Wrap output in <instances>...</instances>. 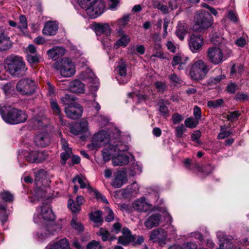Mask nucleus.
<instances>
[{
	"instance_id": "21",
	"label": "nucleus",
	"mask_w": 249,
	"mask_h": 249,
	"mask_svg": "<svg viewBox=\"0 0 249 249\" xmlns=\"http://www.w3.org/2000/svg\"><path fill=\"white\" fill-rule=\"evenodd\" d=\"M161 215L160 213H154L148 217L144 222V225L147 229H152L158 226L160 221Z\"/></svg>"
},
{
	"instance_id": "5",
	"label": "nucleus",
	"mask_w": 249,
	"mask_h": 249,
	"mask_svg": "<svg viewBox=\"0 0 249 249\" xmlns=\"http://www.w3.org/2000/svg\"><path fill=\"white\" fill-rule=\"evenodd\" d=\"M105 5L102 0H93L89 2L87 8H85L87 14L91 18H95L101 15L104 11Z\"/></svg>"
},
{
	"instance_id": "24",
	"label": "nucleus",
	"mask_w": 249,
	"mask_h": 249,
	"mask_svg": "<svg viewBox=\"0 0 249 249\" xmlns=\"http://www.w3.org/2000/svg\"><path fill=\"white\" fill-rule=\"evenodd\" d=\"M58 28V25L55 22L48 21L45 23L42 32L44 35L53 36L56 34Z\"/></svg>"
},
{
	"instance_id": "26",
	"label": "nucleus",
	"mask_w": 249,
	"mask_h": 249,
	"mask_svg": "<svg viewBox=\"0 0 249 249\" xmlns=\"http://www.w3.org/2000/svg\"><path fill=\"white\" fill-rule=\"evenodd\" d=\"M50 102L51 108L52 110L53 114L54 115L58 116L61 124L62 125H64L65 123L63 119V115L61 112L60 107L59 106L57 102L55 100L51 99Z\"/></svg>"
},
{
	"instance_id": "46",
	"label": "nucleus",
	"mask_w": 249,
	"mask_h": 249,
	"mask_svg": "<svg viewBox=\"0 0 249 249\" xmlns=\"http://www.w3.org/2000/svg\"><path fill=\"white\" fill-rule=\"evenodd\" d=\"M27 59L30 64H36L39 62L40 56L36 54H27Z\"/></svg>"
},
{
	"instance_id": "22",
	"label": "nucleus",
	"mask_w": 249,
	"mask_h": 249,
	"mask_svg": "<svg viewBox=\"0 0 249 249\" xmlns=\"http://www.w3.org/2000/svg\"><path fill=\"white\" fill-rule=\"evenodd\" d=\"M65 52L66 50L64 48L56 46L48 50L47 53L50 58L55 60L63 55Z\"/></svg>"
},
{
	"instance_id": "16",
	"label": "nucleus",
	"mask_w": 249,
	"mask_h": 249,
	"mask_svg": "<svg viewBox=\"0 0 249 249\" xmlns=\"http://www.w3.org/2000/svg\"><path fill=\"white\" fill-rule=\"evenodd\" d=\"M71 132L74 135L86 134L89 132L88 123L85 119H82L78 124L71 127Z\"/></svg>"
},
{
	"instance_id": "53",
	"label": "nucleus",
	"mask_w": 249,
	"mask_h": 249,
	"mask_svg": "<svg viewBox=\"0 0 249 249\" xmlns=\"http://www.w3.org/2000/svg\"><path fill=\"white\" fill-rule=\"evenodd\" d=\"M87 249H102V247L99 242L92 241L87 246Z\"/></svg>"
},
{
	"instance_id": "29",
	"label": "nucleus",
	"mask_w": 249,
	"mask_h": 249,
	"mask_svg": "<svg viewBox=\"0 0 249 249\" xmlns=\"http://www.w3.org/2000/svg\"><path fill=\"white\" fill-rule=\"evenodd\" d=\"M42 156L43 153L37 151H33L25 155V158L26 160L30 162H40L43 160L42 159Z\"/></svg>"
},
{
	"instance_id": "7",
	"label": "nucleus",
	"mask_w": 249,
	"mask_h": 249,
	"mask_svg": "<svg viewBox=\"0 0 249 249\" xmlns=\"http://www.w3.org/2000/svg\"><path fill=\"white\" fill-rule=\"evenodd\" d=\"M122 145H115L108 143L106 147L102 150V155L104 160L105 161L109 160L111 158L113 159L119 152L126 151L128 149L127 146H125V148H122Z\"/></svg>"
},
{
	"instance_id": "64",
	"label": "nucleus",
	"mask_w": 249,
	"mask_h": 249,
	"mask_svg": "<svg viewBox=\"0 0 249 249\" xmlns=\"http://www.w3.org/2000/svg\"><path fill=\"white\" fill-rule=\"evenodd\" d=\"M197 245L192 242L187 243L182 247V249H197Z\"/></svg>"
},
{
	"instance_id": "38",
	"label": "nucleus",
	"mask_w": 249,
	"mask_h": 249,
	"mask_svg": "<svg viewBox=\"0 0 249 249\" xmlns=\"http://www.w3.org/2000/svg\"><path fill=\"white\" fill-rule=\"evenodd\" d=\"M0 198L6 202H11L14 199V195L9 191L3 190L0 194Z\"/></svg>"
},
{
	"instance_id": "52",
	"label": "nucleus",
	"mask_w": 249,
	"mask_h": 249,
	"mask_svg": "<svg viewBox=\"0 0 249 249\" xmlns=\"http://www.w3.org/2000/svg\"><path fill=\"white\" fill-rule=\"evenodd\" d=\"M241 114L239 111H235L233 112H230L228 115V120L233 122L236 120L240 116Z\"/></svg>"
},
{
	"instance_id": "11",
	"label": "nucleus",
	"mask_w": 249,
	"mask_h": 249,
	"mask_svg": "<svg viewBox=\"0 0 249 249\" xmlns=\"http://www.w3.org/2000/svg\"><path fill=\"white\" fill-rule=\"evenodd\" d=\"M116 71L118 74L117 79L120 84H124L128 82L129 77L127 75V66L123 59L118 62Z\"/></svg>"
},
{
	"instance_id": "56",
	"label": "nucleus",
	"mask_w": 249,
	"mask_h": 249,
	"mask_svg": "<svg viewBox=\"0 0 249 249\" xmlns=\"http://www.w3.org/2000/svg\"><path fill=\"white\" fill-rule=\"evenodd\" d=\"M132 236L134 237V241H132L134 246H138L141 245L144 241V238L142 236H138L135 235H132Z\"/></svg>"
},
{
	"instance_id": "9",
	"label": "nucleus",
	"mask_w": 249,
	"mask_h": 249,
	"mask_svg": "<svg viewBox=\"0 0 249 249\" xmlns=\"http://www.w3.org/2000/svg\"><path fill=\"white\" fill-rule=\"evenodd\" d=\"M108 141V135L105 131H101L95 134L92 139L91 144L89 147L93 149H97L104 145L105 143Z\"/></svg>"
},
{
	"instance_id": "51",
	"label": "nucleus",
	"mask_w": 249,
	"mask_h": 249,
	"mask_svg": "<svg viewBox=\"0 0 249 249\" xmlns=\"http://www.w3.org/2000/svg\"><path fill=\"white\" fill-rule=\"evenodd\" d=\"M71 154V150H69V151H64V152L61 153L60 157L62 160L63 161V165H65L66 164V160L70 158Z\"/></svg>"
},
{
	"instance_id": "1",
	"label": "nucleus",
	"mask_w": 249,
	"mask_h": 249,
	"mask_svg": "<svg viewBox=\"0 0 249 249\" xmlns=\"http://www.w3.org/2000/svg\"><path fill=\"white\" fill-rule=\"evenodd\" d=\"M0 114L4 121L10 124L24 123L28 117L24 111L10 106L0 107Z\"/></svg>"
},
{
	"instance_id": "4",
	"label": "nucleus",
	"mask_w": 249,
	"mask_h": 249,
	"mask_svg": "<svg viewBox=\"0 0 249 249\" xmlns=\"http://www.w3.org/2000/svg\"><path fill=\"white\" fill-rule=\"evenodd\" d=\"M37 211L40 214H35L34 221L36 223L42 222L43 221H53L54 219V215L51 208L48 204H43L38 208Z\"/></svg>"
},
{
	"instance_id": "19",
	"label": "nucleus",
	"mask_w": 249,
	"mask_h": 249,
	"mask_svg": "<svg viewBox=\"0 0 249 249\" xmlns=\"http://www.w3.org/2000/svg\"><path fill=\"white\" fill-rule=\"evenodd\" d=\"M133 209L138 212H146L151 209V205L146 203L144 198H140L132 203Z\"/></svg>"
},
{
	"instance_id": "3",
	"label": "nucleus",
	"mask_w": 249,
	"mask_h": 249,
	"mask_svg": "<svg viewBox=\"0 0 249 249\" xmlns=\"http://www.w3.org/2000/svg\"><path fill=\"white\" fill-rule=\"evenodd\" d=\"M53 68L59 71L60 74L64 77H70L75 73L74 63L71 59L64 57L53 65Z\"/></svg>"
},
{
	"instance_id": "58",
	"label": "nucleus",
	"mask_w": 249,
	"mask_h": 249,
	"mask_svg": "<svg viewBox=\"0 0 249 249\" xmlns=\"http://www.w3.org/2000/svg\"><path fill=\"white\" fill-rule=\"evenodd\" d=\"M155 87L160 92L164 91L167 87L165 83L160 81L156 82Z\"/></svg>"
},
{
	"instance_id": "37",
	"label": "nucleus",
	"mask_w": 249,
	"mask_h": 249,
	"mask_svg": "<svg viewBox=\"0 0 249 249\" xmlns=\"http://www.w3.org/2000/svg\"><path fill=\"white\" fill-rule=\"evenodd\" d=\"M102 212L101 211H97L90 214V219L95 223H102L103 218L102 217Z\"/></svg>"
},
{
	"instance_id": "43",
	"label": "nucleus",
	"mask_w": 249,
	"mask_h": 249,
	"mask_svg": "<svg viewBox=\"0 0 249 249\" xmlns=\"http://www.w3.org/2000/svg\"><path fill=\"white\" fill-rule=\"evenodd\" d=\"M86 181V178L80 176H77L72 179V182L75 183L76 181H77L81 188H85L87 187Z\"/></svg>"
},
{
	"instance_id": "27",
	"label": "nucleus",
	"mask_w": 249,
	"mask_h": 249,
	"mask_svg": "<svg viewBox=\"0 0 249 249\" xmlns=\"http://www.w3.org/2000/svg\"><path fill=\"white\" fill-rule=\"evenodd\" d=\"M120 152L112 159V164L114 166L126 165L129 163V157L124 154H121Z\"/></svg>"
},
{
	"instance_id": "2",
	"label": "nucleus",
	"mask_w": 249,
	"mask_h": 249,
	"mask_svg": "<svg viewBox=\"0 0 249 249\" xmlns=\"http://www.w3.org/2000/svg\"><path fill=\"white\" fill-rule=\"evenodd\" d=\"M4 68L11 75L17 77L24 75L27 71L23 59L18 56L7 57L4 60Z\"/></svg>"
},
{
	"instance_id": "15",
	"label": "nucleus",
	"mask_w": 249,
	"mask_h": 249,
	"mask_svg": "<svg viewBox=\"0 0 249 249\" xmlns=\"http://www.w3.org/2000/svg\"><path fill=\"white\" fill-rule=\"evenodd\" d=\"M127 180L126 173L123 171L119 170L114 174V178L111 185L115 188L121 187Z\"/></svg>"
},
{
	"instance_id": "60",
	"label": "nucleus",
	"mask_w": 249,
	"mask_h": 249,
	"mask_svg": "<svg viewBox=\"0 0 249 249\" xmlns=\"http://www.w3.org/2000/svg\"><path fill=\"white\" fill-rule=\"evenodd\" d=\"M172 120L174 124H178L182 121L183 117L178 113H175L172 115Z\"/></svg>"
},
{
	"instance_id": "41",
	"label": "nucleus",
	"mask_w": 249,
	"mask_h": 249,
	"mask_svg": "<svg viewBox=\"0 0 249 249\" xmlns=\"http://www.w3.org/2000/svg\"><path fill=\"white\" fill-rule=\"evenodd\" d=\"M154 7L161 11L164 14H167L169 12L167 6L162 4L161 2L156 1L154 2Z\"/></svg>"
},
{
	"instance_id": "36",
	"label": "nucleus",
	"mask_w": 249,
	"mask_h": 249,
	"mask_svg": "<svg viewBox=\"0 0 249 249\" xmlns=\"http://www.w3.org/2000/svg\"><path fill=\"white\" fill-rule=\"evenodd\" d=\"M61 101L66 106L72 105L73 104L77 103L75 102V98L72 95L66 94L61 98Z\"/></svg>"
},
{
	"instance_id": "23",
	"label": "nucleus",
	"mask_w": 249,
	"mask_h": 249,
	"mask_svg": "<svg viewBox=\"0 0 249 249\" xmlns=\"http://www.w3.org/2000/svg\"><path fill=\"white\" fill-rule=\"evenodd\" d=\"M35 142L38 146L45 147L50 142V139L48 134L42 133L36 135L35 138Z\"/></svg>"
},
{
	"instance_id": "54",
	"label": "nucleus",
	"mask_w": 249,
	"mask_h": 249,
	"mask_svg": "<svg viewBox=\"0 0 249 249\" xmlns=\"http://www.w3.org/2000/svg\"><path fill=\"white\" fill-rule=\"evenodd\" d=\"M249 98V95L245 93L239 92L235 96V99L237 101H244L247 100Z\"/></svg>"
},
{
	"instance_id": "47",
	"label": "nucleus",
	"mask_w": 249,
	"mask_h": 249,
	"mask_svg": "<svg viewBox=\"0 0 249 249\" xmlns=\"http://www.w3.org/2000/svg\"><path fill=\"white\" fill-rule=\"evenodd\" d=\"M128 96L130 98H132L134 100H137L139 102H141L142 101H144L147 99V96L143 95L142 94H135L134 93H129L128 94Z\"/></svg>"
},
{
	"instance_id": "35",
	"label": "nucleus",
	"mask_w": 249,
	"mask_h": 249,
	"mask_svg": "<svg viewBox=\"0 0 249 249\" xmlns=\"http://www.w3.org/2000/svg\"><path fill=\"white\" fill-rule=\"evenodd\" d=\"M219 244V249H232L233 248V244L231 241L226 238L220 239Z\"/></svg>"
},
{
	"instance_id": "31",
	"label": "nucleus",
	"mask_w": 249,
	"mask_h": 249,
	"mask_svg": "<svg viewBox=\"0 0 249 249\" xmlns=\"http://www.w3.org/2000/svg\"><path fill=\"white\" fill-rule=\"evenodd\" d=\"M12 46L10 38L4 33L0 34V51H5Z\"/></svg>"
},
{
	"instance_id": "61",
	"label": "nucleus",
	"mask_w": 249,
	"mask_h": 249,
	"mask_svg": "<svg viewBox=\"0 0 249 249\" xmlns=\"http://www.w3.org/2000/svg\"><path fill=\"white\" fill-rule=\"evenodd\" d=\"M106 212L107 213V216L105 218L106 221L110 222L114 219V213L113 211L109 208H107Z\"/></svg>"
},
{
	"instance_id": "34",
	"label": "nucleus",
	"mask_w": 249,
	"mask_h": 249,
	"mask_svg": "<svg viewBox=\"0 0 249 249\" xmlns=\"http://www.w3.org/2000/svg\"><path fill=\"white\" fill-rule=\"evenodd\" d=\"M97 234L101 236L103 241H106L108 240L110 241L113 240L115 238L110 236V233L104 228H100Z\"/></svg>"
},
{
	"instance_id": "28",
	"label": "nucleus",
	"mask_w": 249,
	"mask_h": 249,
	"mask_svg": "<svg viewBox=\"0 0 249 249\" xmlns=\"http://www.w3.org/2000/svg\"><path fill=\"white\" fill-rule=\"evenodd\" d=\"M183 163L184 166L188 169L192 170L196 173L202 172V168L200 164L196 160H194L192 163L191 160L189 159H185Z\"/></svg>"
},
{
	"instance_id": "18",
	"label": "nucleus",
	"mask_w": 249,
	"mask_h": 249,
	"mask_svg": "<svg viewBox=\"0 0 249 249\" xmlns=\"http://www.w3.org/2000/svg\"><path fill=\"white\" fill-rule=\"evenodd\" d=\"M192 30L193 31V33L202 35V12L201 11H199L196 14Z\"/></svg>"
},
{
	"instance_id": "63",
	"label": "nucleus",
	"mask_w": 249,
	"mask_h": 249,
	"mask_svg": "<svg viewBox=\"0 0 249 249\" xmlns=\"http://www.w3.org/2000/svg\"><path fill=\"white\" fill-rule=\"evenodd\" d=\"M235 44L239 47H243L246 44V40L245 38L240 37L236 40Z\"/></svg>"
},
{
	"instance_id": "6",
	"label": "nucleus",
	"mask_w": 249,
	"mask_h": 249,
	"mask_svg": "<svg viewBox=\"0 0 249 249\" xmlns=\"http://www.w3.org/2000/svg\"><path fill=\"white\" fill-rule=\"evenodd\" d=\"M35 82L30 79H22L17 84L16 89L22 95H32L35 91Z\"/></svg>"
},
{
	"instance_id": "20",
	"label": "nucleus",
	"mask_w": 249,
	"mask_h": 249,
	"mask_svg": "<svg viewBox=\"0 0 249 249\" xmlns=\"http://www.w3.org/2000/svg\"><path fill=\"white\" fill-rule=\"evenodd\" d=\"M45 249H71V248L69 240L65 238L49 244Z\"/></svg>"
},
{
	"instance_id": "50",
	"label": "nucleus",
	"mask_w": 249,
	"mask_h": 249,
	"mask_svg": "<svg viewBox=\"0 0 249 249\" xmlns=\"http://www.w3.org/2000/svg\"><path fill=\"white\" fill-rule=\"evenodd\" d=\"M27 27V22L25 16L21 15L19 17V22L18 25V28L20 30L26 29Z\"/></svg>"
},
{
	"instance_id": "44",
	"label": "nucleus",
	"mask_w": 249,
	"mask_h": 249,
	"mask_svg": "<svg viewBox=\"0 0 249 249\" xmlns=\"http://www.w3.org/2000/svg\"><path fill=\"white\" fill-rule=\"evenodd\" d=\"M231 131H227L225 126H220V132L217 136L218 139H223L231 135Z\"/></svg>"
},
{
	"instance_id": "40",
	"label": "nucleus",
	"mask_w": 249,
	"mask_h": 249,
	"mask_svg": "<svg viewBox=\"0 0 249 249\" xmlns=\"http://www.w3.org/2000/svg\"><path fill=\"white\" fill-rule=\"evenodd\" d=\"M130 41V38L126 35H123L119 39L115 44L117 47L119 46H126Z\"/></svg>"
},
{
	"instance_id": "14",
	"label": "nucleus",
	"mask_w": 249,
	"mask_h": 249,
	"mask_svg": "<svg viewBox=\"0 0 249 249\" xmlns=\"http://www.w3.org/2000/svg\"><path fill=\"white\" fill-rule=\"evenodd\" d=\"M208 56L210 61L214 64L221 63L224 57L221 50L217 47L209 48L208 51Z\"/></svg>"
},
{
	"instance_id": "13",
	"label": "nucleus",
	"mask_w": 249,
	"mask_h": 249,
	"mask_svg": "<svg viewBox=\"0 0 249 249\" xmlns=\"http://www.w3.org/2000/svg\"><path fill=\"white\" fill-rule=\"evenodd\" d=\"M203 8L208 9L207 11L203 10V29H204L210 27L213 23V18L210 13L215 16L217 13L214 8L207 4L203 3Z\"/></svg>"
},
{
	"instance_id": "59",
	"label": "nucleus",
	"mask_w": 249,
	"mask_h": 249,
	"mask_svg": "<svg viewBox=\"0 0 249 249\" xmlns=\"http://www.w3.org/2000/svg\"><path fill=\"white\" fill-rule=\"evenodd\" d=\"M238 86L234 83H231L227 87V90L230 93H234L237 89Z\"/></svg>"
},
{
	"instance_id": "17",
	"label": "nucleus",
	"mask_w": 249,
	"mask_h": 249,
	"mask_svg": "<svg viewBox=\"0 0 249 249\" xmlns=\"http://www.w3.org/2000/svg\"><path fill=\"white\" fill-rule=\"evenodd\" d=\"M202 72V61L197 60L195 61L192 66L190 75L192 78L195 80L201 79Z\"/></svg>"
},
{
	"instance_id": "62",
	"label": "nucleus",
	"mask_w": 249,
	"mask_h": 249,
	"mask_svg": "<svg viewBox=\"0 0 249 249\" xmlns=\"http://www.w3.org/2000/svg\"><path fill=\"white\" fill-rule=\"evenodd\" d=\"M201 136V133L200 131H195L191 136L192 140L196 143H199V139L200 138Z\"/></svg>"
},
{
	"instance_id": "57",
	"label": "nucleus",
	"mask_w": 249,
	"mask_h": 249,
	"mask_svg": "<svg viewBox=\"0 0 249 249\" xmlns=\"http://www.w3.org/2000/svg\"><path fill=\"white\" fill-rule=\"evenodd\" d=\"M129 20V16H124L118 20L117 23L120 27L124 26L127 24Z\"/></svg>"
},
{
	"instance_id": "55",
	"label": "nucleus",
	"mask_w": 249,
	"mask_h": 249,
	"mask_svg": "<svg viewBox=\"0 0 249 249\" xmlns=\"http://www.w3.org/2000/svg\"><path fill=\"white\" fill-rule=\"evenodd\" d=\"M94 195L95 196L97 200H100L102 202L104 203L107 204L108 201L106 197L99 192L98 191L95 190L93 191Z\"/></svg>"
},
{
	"instance_id": "12",
	"label": "nucleus",
	"mask_w": 249,
	"mask_h": 249,
	"mask_svg": "<svg viewBox=\"0 0 249 249\" xmlns=\"http://www.w3.org/2000/svg\"><path fill=\"white\" fill-rule=\"evenodd\" d=\"M189 46L193 53H196L202 47V35L193 33L190 37Z\"/></svg>"
},
{
	"instance_id": "39",
	"label": "nucleus",
	"mask_w": 249,
	"mask_h": 249,
	"mask_svg": "<svg viewBox=\"0 0 249 249\" xmlns=\"http://www.w3.org/2000/svg\"><path fill=\"white\" fill-rule=\"evenodd\" d=\"M68 206L72 213H79L81 210V207L71 199L68 200Z\"/></svg>"
},
{
	"instance_id": "42",
	"label": "nucleus",
	"mask_w": 249,
	"mask_h": 249,
	"mask_svg": "<svg viewBox=\"0 0 249 249\" xmlns=\"http://www.w3.org/2000/svg\"><path fill=\"white\" fill-rule=\"evenodd\" d=\"M71 225L78 232L83 231L84 227L81 223L77 221L76 217H73L71 221Z\"/></svg>"
},
{
	"instance_id": "8",
	"label": "nucleus",
	"mask_w": 249,
	"mask_h": 249,
	"mask_svg": "<svg viewBox=\"0 0 249 249\" xmlns=\"http://www.w3.org/2000/svg\"><path fill=\"white\" fill-rule=\"evenodd\" d=\"M61 229V226L60 225L50 224L41 228L36 233V236L39 240L43 241L54 234L55 231H59Z\"/></svg>"
},
{
	"instance_id": "10",
	"label": "nucleus",
	"mask_w": 249,
	"mask_h": 249,
	"mask_svg": "<svg viewBox=\"0 0 249 249\" xmlns=\"http://www.w3.org/2000/svg\"><path fill=\"white\" fill-rule=\"evenodd\" d=\"M83 111L82 107L77 103L65 107V112L67 116L71 119L79 118L82 115Z\"/></svg>"
},
{
	"instance_id": "48",
	"label": "nucleus",
	"mask_w": 249,
	"mask_h": 249,
	"mask_svg": "<svg viewBox=\"0 0 249 249\" xmlns=\"http://www.w3.org/2000/svg\"><path fill=\"white\" fill-rule=\"evenodd\" d=\"M186 131V128L184 125L182 124L177 126L176 127V136L178 138H180L182 137L183 133Z\"/></svg>"
},
{
	"instance_id": "45",
	"label": "nucleus",
	"mask_w": 249,
	"mask_h": 249,
	"mask_svg": "<svg viewBox=\"0 0 249 249\" xmlns=\"http://www.w3.org/2000/svg\"><path fill=\"white\" fill-rule=\"evenodd\" d=\"M198 124V121L192 118H188L185 121V124L186 127L189 128H194Z\"/></svg>"
},
{
	"instance_id": "32",
	"label": "nucleus",
	"mask_w": 249,
	"mask_h": 249,
	"mask_svg": "<svg viewBox=\"0 0 249 249\" xmlns=\"http://www.w3.org/2000/svg\"><path fill=\"white\" fill-rule=\"evenodd\" d=\"M96 34L97 36L104 34L108 36L110 33V28L108 24H98L95 27Z\"/></svg>"
},
{
	"instance_id": "25",
	"label": "nucleus",
	"mask_w": 249,
	"mask_h": 249,
	"mask_svg": "<svg viewBox=\"0 0 249 249\" xmlns=\"http://www.w3.org/2000/svg\"><path fill=\"white\" fill-rule=\"evenodd\" d=\"M123 235L120 236L118 240V243L123 245H126L132 241H134V237L132 236L130 231L127 228H123Z\"/></svg>"
},
{
	"instance_id": "33",
	"label": "nucleus",
	"mask_w": 249,
	"mask_h": 249,
	"mask_svg": "<svg viewBox=\"0 0 249 249\" xmlns=\"http://www.w3.org/2000/svg\"><path fill=\"white\" fill-rule=\"evenodd\" d=\"M187 28L185 25L179 21L178 23L176 31V35L181 40H183L187 34Z\"/></svg>"
},
{
	"instance_id": "49",
	"label": "nucleus",
	"mask_w": 249,
	"mask_h": 249,
	"mask_svg": "<svg viewBox=\"0 0 249 249\" xmlns=\"http://www.w3.org/2000/svg\"><path fill=\"white\" fill-rule=\"evenodd\" d=\"M34 173L35 176V180H39L41 178H43L46 176V171L43 169H40L35 171Z\"/></svg>"
},
{
	"instance_id": "30",
	"label": "nucleus",
	"mask_w": 249,
	"mask_h": 249,
	"mask_svg": "<svg viewBox=\"0 0 249 249\" xmlns=\"http://www.w3.org/2000/svg\"><path fill=\"white\" fill-rule=\"evenodd\" d=\"M84 84L78 80L71 82L69 85L70 90L74 93H82L84 91Z\"/></svg>"
}]
</instances>
